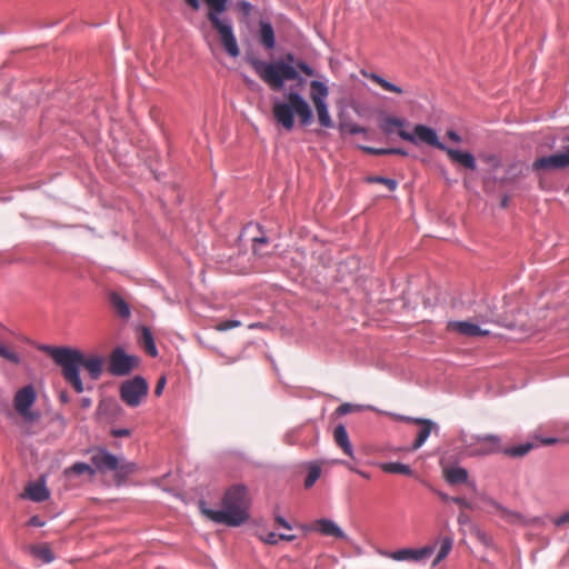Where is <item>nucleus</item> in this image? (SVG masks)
I'll use <instances>...</instances> for the list:
<instances>
[{"label":"nucleus","mask_w":569,"mask_h":569,"mask_svg":"<svg viewBox=\"0 0 569 569\" xmlns=\"http://www.w3.org/2000/svg\"><path fill=\"white\" fill-rule=\"evenodd\" d=\"M257 76L271 89L283 90L286 81H296L290 86L289 91L284 93L283 100L273 101L272 112L276 121L287 131L295 127V116L303 127L312 123V109L300 90L307 83L293 64L286 61H264L254 57L247 59Z\"/></svg>","instance_id":"nucleus-1"},{"label":"nucleus","mask_w":569,"mask_h":569,"mask_svg":"<svg viewBox=\"0 0 569 569\" xmlns=\"http://www.w3.org/2000/svg\"><path fill=\"white\" fill-rule=\"evenodd\" d=\"M40 350L47 352L53 361L61 367L64 380L70 383L78 393L83 392V383L80 378V367H83L92 380L100 379L103 372L104 358L92 353L84 356L82 351L70 347L41 346Z\"/></svg>","instance_id":"nucleus-2"},{"label":"nucleus","mask_w":569,"mask_h":569,"mask_svg":"<svg viewBox=\"0 0 569 569\" xmlns=\"http://www.w3.org/2000/svg\"><path fill=\"white\" fill-rule=\"evenodd\" d=\"M250 497L246 486L234 485L223 495L221 509H212L199 501L201 513L209 520L228 527H240L249 520Z\"/></svg>","instance_id":"nucleus-3"},{"label":"nucleus","mask_w":569,"mask_h":569,"mask_svg":"<svg viewBox=\"0 0 569 569\" xmlns=\"http://www.w3.org/2000/svg\"><path fill=\"white\" fill-rule=\"evenodd\" d=\"M209 10L208 20L212 28L218 32L221 44L231 58L240 54V49L233 30L232 20L223 16L228 8L229 0H203Z\"/></svg>","instance_id":"nucleus-4"},{"label":"nucleus","mask_w":569,"mask_h":569,"mask_svg":"<svg viewBox=\"0 0 569 569\" xmlns=\"http://www.w3.org/2000/svg\"><path fill=\"white\" fill-rule=\"evenodd\" d=\"M461 442L469 449L471 457H485L502 452V441L498 435H477L468 438L463 432Z\"/></svg>","instance_id":"nucleus-5"},{"label":"nucleus","mask_w":569,"mask_h":569,"mask_svg":"<svg viewBox=\"0 0 569 569\" xmlns=\"http://www.w3.org/2000/svg\"><path fill=\"white\" fill-rule=\"evenodd\" d=\"M149 386L147 380L141 376L126 380L120 386V399L129 407L136 408L140 406L142 400L148 396Z\"/></svg>","instance_id":"nucleus-6"},{"label":"nucleus","mask_w":569,"mask_h":569,"mask_svg":"<svg viewBox=\"0 0 569 569\" xmlns=\"http://www.w3.org/2000/svg\"><path fill=\"white\" fill-rule=\"evenodd\" d=\"M37 399V393L34 387L32 385H27L19 389L13 399L14 409L19 415L22 416L26 422L32 423L40 418V413L38 411L31 410L34 401Z\"/></svg>","instance_id":"nucleus-7"},{"label":"nucleus","mask_w":569,"mask_h":569,"mask_svg":"<svg viewBox=\"0 0 569 569\" xmlns=\"http://www.w3.org/2000/svg\"><path fill=\"white\" fill-rule=\"evenodd\" d=\"M436 551V546L428 545L421 548H402L395 551L379 550V555L399 562L420 563L429 559Z\"/></svg>","instance_id":"nucleus-8"},{"label":"nucleus","mask_w":569,"mask_h":569,"mask_svg":"<svg viewBox=\"0 0 569 569\" xmlns=\"http://www.w3.org/2000/svg\"><path fill=\"white\" fill-rule=\"evenodd\" d=\"M398 136L412 144L423 142L439 150L447 149V146L439 140L437 131L426 124H416L413 132L398 130Z\"/></svg>","instance_id":"nucleus-9"},{"label":"nucleus","mask_w":569,"mask_h":569,"mask_svg":"<svg viewBox=\"0 0 569 569\" xmlns=\"http://www.w3.org/2000/svg\"><path fill=\"white\" fill-rule=\"evenodd\" d=\"M482 500L488 503L490 507L493 508L495 512L505 521H507L510 525L513 526H521V527H528V526H539L542 523V520L540 517H531L528 518L523 516L522 513L510 510L507 507L499 503L497 500L483 497Z\"/></svg>","instance_id":"nucleus-10"},{"label":"nucleus","mask_w":569,"mask_h":569,"mask_svg":"<svg viewBox=\"0 0 569 569\" xmlns=\"http://www.w3.org/2000/svg\"><path fill=\"white\" fill-rule=\"evenodd\" d=\"M140 360L134 355H128L121 347H117L110 355L108 370L112 376L123 377L138 367Z\"/></svg>","instance_id":"nucleus-11"},{"label":"nucleus","mask_w":569,"mask_h":569,"mask_svg":"<svg viewBox=\"0 0 569 569\" xmlns=\"http://www.w3.org/2000/svg\"><path fill=\"white\" fill-rule=\"evenodd\" d=\"M569 167V147L565 152H557L549 156L537 158L533 163V170H558Z\"/></svg>","instance_id":"nucleus-12"},{"label":"nucleus","mask_w":569,"mask_h":569,"mask_svg":"<svg viewBox=\"0 0 569 569\" xmlns=\"http://www.w3.org/2000/svg\"><path fill=\"white\" fill-rule=\"evenodd\" d=\"M91 462L101 472L116 471L119 468V459L104 448L92 451Z\"/></svg>","instance_id":"nucleus-13"},{"label":"nucleus","mask_w":569,"mask_h":569,"mask_svg":"<svg viewBox=\"0 0 569 569\" xmlns=\"http://www.w3.org/2000/svg\"><path fill=\"white\" fill-rule=\"evenodd\" d=\"M402 419L406 420V421H411V422L421 425V428L418 431L417 438H416L415 442L411 446V450L412 451H416L419 448H421L426 443V441L429 438L430 433L433 430H438L439 429V426L435 421H432L431 419H427V418H412V417H403Z\"/></svg>","instance_id":"nucleus-14"},{"label":"nucleus","mask_w":569,"mask_h":569,"mask_svg":"<svg viewBox=\"0 0 569 569\" xmlns=\"http://www.w3.org/2000/svg\"><path fill=\"white\" fill-rule=\"evenodd\" d=\"M449 331L457 332L465 337H479L487 336L490 333L489 330L482 329L478 323H473L471 321H459L452 320L447 325Z\"/></svg>","instance_id":"nucleus-15"},{"label":"nucleus","mask_w":569,"mask_h":569,"mask_svg":"<svg viewBox=\"0 0 569 569\" xmlns=\"http://www.w3.org/2000/svg\"><path fill=\"white\" fill-rule=\"evenodd\" d=\"M257 37L260 46L267 51L276 48V33L271 21L268 18H261L257 30Z\"/></svg>","instance_id":"nucleus-16"},{"label":"nucleus","mask_w":569,"mask_h":569,"mask_svg":"<svg viewBox=\"0 0 569 569\" xmlns=\"http://www.w3.org/2000/svg\"><path fill=\"white\" fill-rule=\"evenodd\" d=\"M316 529L323 536L349 541L348 535L331 519L321 518L316 521Z\"/></svg>","instance_id":"nucleus-17"},{"label":"nucleus","mask_w":569,"mask_h":569,"mask_svg":"<svg viewBox=\"0 0 569 569\" xmlns=\"http://www.w3.org/2000/svg\"><path fill=\"white\" fill-rule=\"evenodd\" d=\"M441 150L445 151L452 161L460 163L465 168L470 169V170L477 169V161H476L475 156L471 152L461 151V150L453 149L450 147H447V149H441Z\"/></svg>","instance_id":"nucleus-18"},{"label":"nucleus","mask_w":569,"mask_h":569,"mask_svg":"<svg viewBox=\"0 0 569 569\" xmlns=\"http://www.w3.org/2000/svg\"><path fill=\"white\" fill-rule=\"evenodd\" d=\"M333 438L336 443L343 450L347 456L355 458L353 447L345 425L339 423L335 427Z\"/></svg>","instance_id":"nucleus-19"},{"label":"nucleus","mask_w":569,"mask_h":569,"mask_svg":"<svg viewBox=\"0 0 569 569\" xmlns=\"http://www.w3.org/2000/svg\"><path fill=\"white\" fill-rule=\"evenodd\" d=\"M27 496L34 502H42L50 497V492L44 481L31 482L26 488Z\"/></svg>","instance_id":"nucleus-20"},{"label":"nucleus","mask_w":569,"mask_h":569,"mask_svg":"<svg viewBox=\"0 0 569 569\" xmlns=\"http://www.w3.org/2000/svg\"><path fill=\"white\" fill-rule=\"evenodd\" d=\"M329 97L328 86L319 80H312L310 82V98L313 104L325 103Z\"/></svg>","instance_id":"nucleus-21"},{"label":"nucleus","mask_w":569,"mask_h":569,"mask_svg":"<svg viewBox=\"0 0 569 569\" xmlns=\"http://www.w3.org/2000/svg\"><path fill=\"white\" fill-rule=\"evenodd\" d=\"M109 300L119 317L124 320H128L131 317L129 303L118 292H111L109 295Z\"/></svg>","instance_id":"nucleus-22"},{"label":"nucleus","mask_w":569,"mask_h":569,"mask_svg":"<svg viewBox=\"0 0 569 569\" xmlns=\"http://www.w3.org/2000/svg\"><path fill=\"white\" fill-rule=\"evenodd\" d=\"M468 477V470L460 466H453L445 470V479L450 485L467 482Z\"/></svg>","instance_id":"nucleus-23"},{"label":"nucleus","mask_w":569,"mask_h":569,"mask_svg":"<svg viewBox=\"0 0 569 569\" xmlns=\"http://www.w3.org/2000/svg\"><path fill=\"white\" fill-rule=\"evenodd\" d=\"M406 119L398 118L393 116H386L379 123V128L381 131L388 136L396 132L397 129L402 130L401 128L406 124Z\"/></svg>","instance_id":"nucleus-24"},{"label":"nucleus","mask_w":569,"mask_h":569,"mask_svg":"<svg viewBox=\"0 0 569 569\" xmlns=\"http://www.w3.org/2000/svg\"><path fill=\"white\" fill-rule=\"evenodd\" d=\"M30 552L46 565L53 562L56 559L53 551L47 543L32 546Z\"/></svg>","instance_id":"nucleus-25"},{"label":"nucleus","mask_w":569,"mask_h":569,"mask_svg":"<svg viewBox=\"0 0 569 569\" xmlns=\"http://www.w3.org/2000/svg\"><path fill=\"white\" fill-rule=\"evenodd\" d=\"M140 343L143 346L148 355H150L151 357L158 356V349L154 342L153 335L148 327L143 326L141 328Z\"/></svg>","instance_id":"nucleus-26"},{"label":"nucleus","mask_w":569,"mask_h":569,"mask_svg":"<svg viewBox=\"0 0 569 569\" xmlns=\"http://www.w3.org/2000/svg\"><path fill=\"white\" fill-rule=\"evenodd\" d=\"M315 108L320 126L326 129H332L335 122L330 117L328 102L315 104Z\"/></svg>","instance_id":"nucleus-27"},{"label":"nucleus","mask_w":569,"mask_h":569,"mask_svg":"<svg viewBox=\"0 0 569 569\" xmlns=\"http://www.w3.org/2000/svg\"><path fill=\"white\" fill-rule=\"evenodd\" d=\"M532 448L533 443L527 441L513 447H502V453L510 458H521L529 453Z\"/></svg>","instance_id":"nucleus-28"},{"label":"nucleus","mask_w":569,"mask_h":569,"mask_svg":"<svg viewBox=\"0 0 569 569\" xmlns=\"http://www.w3.org/2000/svg\"><path fill=\"white\" fill-rule=\"evenodd\" d=\"M439 543L440 548L432 562V567H437L449 555L452 549L453 540L450 537H443L439 540Z\"/></svg>","instance_id":"nucleus-29"},{"label":"nucleus","mask_w":569,"mask_h":569,"mask_svg":"<svg viewBox=\"0 0 569 569\" xmlns=\"http://www.w3.org/2000/svg\"><path fill=\"white\" fill-rule=\"evenodd\" d=\"M381 469L389 473H400L406 476L412 475V469L410 466L402 462H387L381 465Z\"/></svg>","instance_id":"nucleus-30"},{"label":"nucleus","mask_w":569,"mask_h":569,"mask_svg":"<svg viewBox=\"0 0 569 569\" xmlns=\"http://www.w3.org/2000/svg\"><path fill=\"white\" fill-rule=\"evenodd\" d=\"M70 473H76V475H83V473H88L89 476H94L96 475V469L90 466L89 463H86V462H76L73 463L70 468H67L64 470V475L68 477L70 476Z\"/></svg>","instance_id":"nucleus-31"},{"label":"nucleus","mask_w":569,"mask_h":569,"mask_svg":"<svg viewBox=\"0 0 569 569\" xmlns=\"http://www.w3.org/2000/svg\"><path fill=\"white\" fill-rule=\"evenodd\" d=\"M321 475V468L318 463L311 462L309 465V472L305 480V487L311 488L316 481L320 478Z\"/></svg>","instance_id":"nucleus-32"},{"label":"nucleus","mask_w":569,"mask_h":569,"mask_svg":"<svg viewBox=\"0 0 569 569\" xmlns=\"http://www.w3.org/2000/svg\"><path fill=\"white\" fill-rule=\"evenodd\" d=\"M367 181L370 183H382L388 187L389 190L393 191L398 187V182L395 179L380 177V176H372L368 177Z\"/></svg>","instance_id":"nucleus-33"},{"label":"nucleus","mask_w":569,"mask_h":569,"mask_svg":"<svg viewBox=\"0 0 569 569\" xmlns=\"http://www.w3.org/2000/svg\"><path fill=\"white\" fill-rule=\"evenodd\" d=\"M0 357H2L3 359H6L14 365H19L21 362L20 356L17 352L7 348L2 343H0Z\"/></svg>","instance_id":"nucleus-34"},{"label":"nucleus","mask_w":569,"mask_h":569,"mask_svg":"<svg viewBox=\"0 0 569 569\" xmlns=\"http://www.w3.org/2000/svg\"><path fill=\"white\" fill-rule=\"evenodd\" d=\"M241 325V322L239 320H232V319H229V320H223V321H220L217 326H216V329L218 331H228L230 329H233V328H237Z\"/></svg>","instance_id":"nucleus-35"},{"label":"nucleus","mask_w":569,"mask_h":569,"mask_svg":"<svg viewBox=\"0 0 569 569\" xmlns=\"http://www.w3.org/2000/svg\"><path fill=\"white\" fill-rule=\"evenodd\" d=\"M293 66L296 67L297 70L302 71L308 77H312L316 73L313 68L303 60H298Z\"/></svg>","instance_id":"nucleus-36"},{"label":"nucleus","mask_w":569,"mask_h":569,"mask_svg":"<svg viewBox=\"0 0 569 569\" xmlns=\"http://www.w3.org/2000/svg\"><path fill=\"white\" fill-rule=\"evenodd\" d=\"M379 86H380L382 89H385L386 91H389V92H395V93H402V92H403V91H402V89H401L399 86H397V84H395V83H392V82L388 81V80H387V79H385V78H382V80H381V82L379 83Z\"/></svg>","instance_id":"nucleus-37"},{"label":"nucleus","mask_w":569,"mask_h":569,"mask_svg":"<svg viewBox=\"0 0 569 569\" xmlns=\"http://www.w3.org/2000/svg\"><path fill=\"white\" fill-rule=\"evenodd\" d=\"M362 149L370 153V154H375V156H385V154H390V150L389 148H373V147H362Z\"/></svg>","instance_id":"nucleus-38"},{"label":"nucleus","mask_w":569,"mask_h":569,"mask_svg":"<svg viewBox=\"0 0 569 569\" xmlns=\"http://www.w3.org/2000/svg\"><path fill=\"white\" fill-rule=\"evenodd\" d=\"M356 408V406L349 403V402H345L342 405H340L337 409H336V413L338 416H345V415H348L350 413L353 409Z\"/></svg>","instance_id":"nucleus-39"},{"label":"nucleus","mask_w":569,"mask_h":569,"mask_svg":"<svg viewBox=\"0 0 569 569\" xmlns=\"http://www.w3.org/2000/svg\"><path fill=\"white\" fill-rule=\"evenodd\" d=\"M238 7L240 9V11L243 13L244 17H249L251 14V11L253 9V6L247 1V0H242L238 3Z\"/></svg>","instance_id":"nucleus-40"},{"label":"nucleus","mask_w":569,"mask_h":569,"mask_svg":"<svg viewBox=\"0 0 569 569\" xmlns=\"http://www.w3.org/2000/svg\"><path fill=\"white\" fill-rule=\"evenodd\" d=\"M261 539L268 543V545H277L280 540L279 535L270 531L264 537H261Z\"/></svg>","instance_id":"nucleus-41"},{"label":"nucleus","mask_w":569,"mask_h":569,"mask_svg":"<svg viewBox=\"0 0 569 569\" xmlns=\"http://www.w3.org/2000/svg\"><path fill=\"white\" fill-rule=\"evenodd\" d=\"M451 501L463 507V508L470 509V510H472L475 508L473 505L469 500H467L466 498H462V497H452Z\"/></svg>","instance_id":"nucleus-42"},{"label":"nucleus","mask_w":569,"mask_h":569,"mask_svg":"<svg viewBox=\"0 0 569 569\" xmlns=\"http://www.w3.org/2000/svg\"><path fill=\"white\" fill-rule=\"evenodd\" d=\"M242 79L244 81V83L253 91H259L261 89L260 84L253 80L252 78H250L249 76L247 74H243L242 76Z\"/></svg>","instance_id":"nucleus-43"},{"label":"nucleus","mask_w":569,"mask_h":569,"mask_svg":"<svg viewBox=\"0 0 569 569\" xmlns=\"http://www.w3.org/2000/svg\"><path fill=\"white\" fill-rule=\"evenodd\" d=\"M111 435L114 437V438H122V437H128L131 435V431L130 429L128 428H114L111 430Z\"/></svg>","instance_id":"nucleus-44"},{"label":"nucleus","mask_w":569,"mask_h":569,"mask_svg":"<svg viewBox=\"0 0 569 569\" xmlns=\"http://www.w3.org/2000/svg\"><path fill=\"white\" fill-rule=\"evenodd\" d=\"M166 382H167V379L164 376H161L158 381H157V385H156V388H154V395L157 397L161 396L162 392H163V389H164V386H166Z\"/></svg>","instance_id":"nucleus-45"},{"label":"nucleus","mask_w":569,"mask_h":569,"mask_svg":"<svg viewBox=\"0 0 569 569\" xmlns=\"http://www.w3.org/2000/svg\"><path fill=\"white\" fill-rule=\"evenodd\" d=\"M476 535L479 541L482 542L485 546L491 545V538L485 531L477 529Z\"/></svg>","instance_id":"nucleus-46"},{"label":"nucleus","mask_w":569,"mask_h":569,"mask_svg":"<svg viewBox=\"0 0 569 569\" xmlns=\"http://www.w3.org/2000/svg\"><path fill=\"white\" fill-rule=\"evenodd\" d=\"M274 521L286 529L290 530L292 528L291 525L281 515L274 513Z\"/></svg>","instance_id":"nucleus-47"},{"label":"nucleus","mask_w":569,"mask_h":569,"mask_svg":"<svg viewBox=\"0 0 569 569\" xmlns=\"http://www.w3.org/2000/svg\"><path fill=\"white\" fill-rule=\"evenodd\" d=\"M567 522H569V511L562 513L561 516L555 519V525L557 527H561Z\"/></svg>","instance_id":"nucleus-48"},{"label":"nucleus","mask_w":569,"mask_h":569,"mask_svg":"<svg viewBox=\"0 0 569 569\" xmlns=\"http://www.w3.org/2000/svg\"><path fill=\"white\" fill-rule=\"evenodd\" d=\"M363 76L367 79L376 82L377 84H379L381 82L382 78H383V77H381V76H379L378 73H375V72H363Z\"/></svg>","instance_id":"nucleus-49"},{"label":"nucleus","mask_w":569,"mask_h":569,"mask_svg":"<svg viewBox=\"0 0 569 569\" xmlns=\"http://www.w3.org/2000/svg\"><path fill=\"white\" fill-rule=\"evenodd\" d=\"M44 525H46V522L43 520H41V518L38 516H32L29 520V526H32V527H43Z\"/></svg>","instance_id":"nucleus-50"},{"label":"nucleus","mask_w":569,"mask_h":569,"mask_svg":"<svg viewBox=\"0 0 569 569\" xmlns=\"http://www.w3.org/2000/svg\"><path fill=\"white\" fill-rule=\"evenodd\" d=\"M447 137L455 141L456 143H460L462 141L461 136L455 130H448Z\"/></svg>","instance_id":"nucleus-51"},{"label":"nucleus","mask_w":569,"mask_h":569,"mask_svg":"<svg viewBox=\"0 0 569 569\" xmlns=\"http://www.w3.org/2000/svg\"><path fill=\"white\" fill-rule=\"evenodd\" d=\"M277 61H286L289 64H296L298 60H296V56L293 53L289 52L282 59H278Z\"/></svg>","instance_id":"nucleus-52"},{"label":"nucleus","mask_w":569,"mask_h":569,"mask_svg":"<svg viewBox=\"0 0 569 569\" xmlns=\"http://www.w3.org/2000/svg\"><path fill=\"white\" fill-rule=\"evenodd\" d=\"M390 154H400L407 157L409 153L402 148H389Z\"/></svg>","instance_id":"nucleus-53"},{"label":"nucleus","mask_w":569,"mask_h":569,"mask_svg":"<svg viewBox=\"0 0 569 569\" xmlns=\"http://www.w3.org/2000/svg\"><path fill=\"white\" fill-rule=\"evenodd\" d=\"M470 521L469 516L466 512H460L458 516V522L460 525H466Z\"/></svg>","instance_id":"nucleus-54"},{"label":"nucleus","mask_w":569,"mask_h":569,"mask_svg":"<svg viewBox=\"0 0 569 569\" xmlns=\"http://www.w3.org/2000/svg\"><path fill=\"white\" fill-rule=\"evenodd\" d=\"M53 422H57L59 425V427H61L62 429L66 427L67 422H66V419L61 416V415H57L54 416L53 418Z\"/></svg>","instance_id":"nucleus-55"},{"label":"nucleus","mask_w":569,"mask_h":569,"mask_svg":"<svg viewBox=\"0 0 569 569\" xmlns=\"http://www.w3.org/2000/svg\"><path fill=\"white\" fill-rule=\"evenodd\" d=\"M362 132H365V128H362L358 124L352 126L350 129L351 134H358V133H362Z\"/></svg>","instance_id":"nucleus-56"},{"label":"nucleus","mask_w":569,"mask_h":569,"mask_svg":"<svg viewBox=\"0 0 569 569\" xmlns=\"http://www.w3.org/2000/svg\"><path fill=\"white\" fill-rule=\"evenodd\" d=\"M541 442L543 445H555L558 442V439L555 438V437H549V438H541Z\"/></svg>","instance_id":"nucleus-57"},{"label":"nucleus","mask_w":569,"mask_h":569,"mask_svg":"<svg viewBox=\"0 0 569 569\" xmlns=\"http://www.w3.org/2000/svg\"><path fill=\"white\" fill-rule=\"evenodd\" d=\"M187 3L193 9L199 10L200 9V1L199 0H186Z\"/></svg>","instance_id":"nucleus-58"},{"label":"nucleus","mask_w":569,"mask_h":569,"mask_svg":"<svg viewBox=\"0 0 569 569\" xmlns=\"http://www.w3.org/2000/svg\"><path fill=\"white\" fill-rule=\"evenodd\" d=\"M279 538H280V540L293 541L297 537H296V535L280 533Z\"/></svg>","instance_id":"nucleus-59"},{"label":"nucleus","mask_w":569,"mask_h":569,"mask_svg":"<svg viewBox=\"0 0 569 569\" xmlns=\"http://www.w3.org/2000/svg\"><path fill=\"white\" fill-rule=\"evenodd\" d=\"M253 241H254V243H262V244H264V243H267V242H268V238H267V237H264V236H263V237H256V238L253 239Z\"/></svg>","instance_id":"nucleus-60"},{"label":"nucleus","mask_w":569,"mask_h":569,"mask_svg":"<svg viewBox=\"0 0 569 569\" xmlns=\"http://www.w3.org/2000/svg\"><path fill=\"white\" fill-rule=\"evenodd\" d=\"M437 493H438V496H439L443 501H449V500L451 501V498H452V497H449L446 492L438 491Z\"/></svg>","instance_id":"nucleus-61"},{"label":"nucleus","mask_w":569,"mask_h":569,"mask_svg":"<svg viewBox=\"0 0 569 569\" xmlns=\"http://www.w3.org/2000/svg\"><path fill=\"white\" fill-rule=\"evenodd\" d=\"M356 473H358L359 476H361L362 478L365 479H370V473L363 471V470H356Z\"/></svg>","instance_id":"nucleus-62"},{"label":"nucleus","mask_w":569,"mask_h":569,"mask_svg":"<svg viewBox=\"0 0 569 569\" xmlns=\"http://www.w3.org/2000/svg\"><path fill=\"white\" fill-rule=\"evenodd\" d=\"M81 402L83 408H89L91 405V400L89 398H83Z\"/></svg>","instance_id":"nucleus-63"},{"label":"nucleus","mask_w":569,"mask_h":569,"mask_svg":"<svg viewBox=\"0 0 569 569\" xmlns=\"http://www.w3.org/2000/svg\"><path fill=\"white\" fill-rule=\"evenodd\" d=\"M508 202H509V197L508 196H505L502 199H501V203L500 206L502 208H506L508 206Z\"/></svg>","instance_id":"nucleus-64"}]
</instances>
